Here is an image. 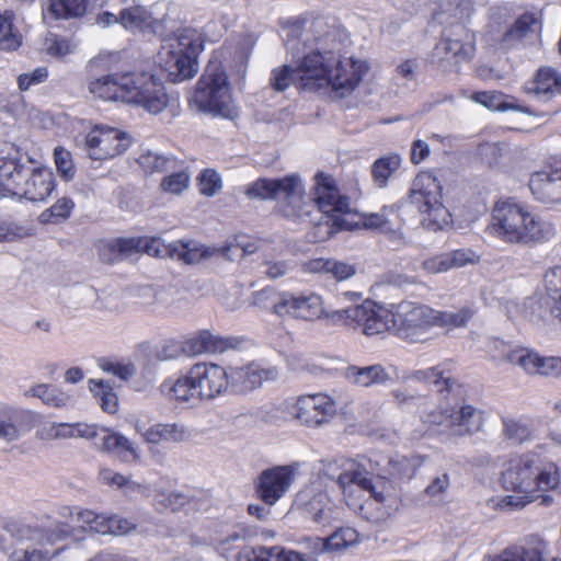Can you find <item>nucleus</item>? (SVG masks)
I'll return each instance as SVG.
<instances>
[{
	"mask_svg": "<svg viewBox=\"0 0 561 561\" xmlns=\"http://www.w3.org/2000/svg\"><path fill=\"white\" fill-rule=\"evenodd\" d=\"M396 314L394 334L412 343L428 339L430 330L435 327V310L427 306H401Z\"/></svg>",
	"mask_w": 561,
	"mask_h": 561,
	"instance_id": "nucleus-10",
	"label": "nucleus"
},
{
	"mask_svg": "<svg viewBox=\"0 0 561 561\" xmlns=\"http://www.w3.org/2000/svg\"><path fill=\"white\" fill-rule=\"evenodd\" d=\"M503 435L514 444H522L529 438L530 431L520 422L505 419L503 421Z\"/></svg>",
	"mask_w": 561,
	"mask_h": 561,
	"instance_id": "nucleus-56",
	"label": "nucleus"
},
{
	"mask_svg": "<svg viewBox=\"0 0 561 561\" xmlns=\"http://www.w3.org/2000/svg\"><path fill=\"white\" fill-rule=\"evenodd\" d=\"M302 495L298 497L295 503L300 505L305 503V510L317 522H322L328 517L324 510V504L328 502L327 493H298Z\"/></svg>",
	"mask_w": 561,
	"mask_h": 561,
	"instance_id": "nucleus-49",
	"label": "nucleus"
},
{
	"mask_svg": "<svg viewBox=\"0 0 561 561\" xmlns=\"http://www.w3.org/2000/svg\"><path fill=\"white\" fill-rule=\"evenodd\" d=\"M438 424L445 425L455 436H467L479 432L483 425V412L472 405H462L455 410H445Z\"/></svg>",
	"mask_w": 561,
	"mask_h": 561,
	"instance_id": "nucleus-19",
	"label": "nucleus"
},
{
	"mask_svg": "<svg viewBox=\"0 0 561 561\" xmlns=\"http://www.w3.org/2000/svg\"><path fill=\"white\" fill-rule=\"evenodd\" d=\"M301 463L276 465L262 470L254 479L255 491H288L299 476Z\"/></svg>",
	"mask_w": 561,
	"mask_h": 561,
	"instance_id": "nucleus-20",
	"label": "nucleus"
},
{
	"mask_svg": "<svg viewBox=\"0 0 561 561\" xmlns=\"http://www.w3.org/2000/svg\"><path fill=\"white\" fill-rule=\"evenodd\" d=\"M24 397L37 398L42 400L45 405L56 409L66 408L72 401V398L69 393L48 383H37L30 387L24 391Z\"/></svg>",
	"mask_w": 561,
	"mask_h": 561,
	"instance_id": "nucleus-36",
	"label": "nucleus"
},
{
	"mask_svg": "<svg viewBox=\"0 0 561 561\" xmlns=\"http://www.w3.org/2000/svg\"><path fill=\"white\" fill-rule=\"evenodd\" d=\"M427 184L417 178L409 195V204L423 215L421 222L430 230H442L450 224V214L440 203L439 185L434 179L426 178Z\"/></svg>",
	"mask_w": 561,
	"mask_h": 561,
	"instance_id": "nucleus-9",
	"label": "nucleus"
},
{
	"mask_svg": "<svg viewBox=\"0 0 561 561\" xmlns=\"http://www.w3.org/2000/svg\"><path fill=\"white\" fill-rule=\"evenodd\" d=\"M524 90L538 99L548 100L554 91L561 93V78L551 68H540L535 78L525 83Z\"/></svg>",
	"mask_w": 561,
	"mask_h": 561,
	"instance_id": "nucleus-31",
	"label": "nucleus"
},
{
	"mask_svg": "<svg viewBox=\"0 0 561 561\" xmlns=\"http://www.w3.org/2000/svg\"><path fill=\"white\" fill-rule=\"evenodd\" d=\"M335 412V402L323 393L301 396L294 402H290L291 419L309 427L321 426L327 423Z\"/></svg>",
	"mask_w": 561,
	"mask_h": 561,
	"instance_id": "nucleus-12",
	"label": "nucleus"
},
{
	"mask_svg": "<svg viewBox=\"0 0 561 561\" xmlns=\"http://www.w3.org/2000/svg\"><path fill=\"white\" fill-rule=\"evenodd\" d=\"M7 147V154L0 157V180L3 192L14 196L10 182L23 184L33 169L23 163L20 150L14 145L10 144Z\"/></svg>",
	"mask_w": 561,
	"mask_h": 561,
	"instance_id": "nucleus-22",
	"label": "nucleus"
},
{
	"mask_svg": "<svg viewBox=\"0 0 561 561\" xmlns=\"http://www.w3.org/2000/svg\"><path fill=\"white\" fill-rule=\"evenodd\" d=\"M55 163L57 171L65 181H70L76 174V168L71 160V153L64 148H55Z\"/></svg>",
	"mask_w": 561,
	"mask_h": 561,
	"instance_id": "nucleus-57",
	"label": "nucleus"
},
{
	"mask_svg": "<svg viewBox=\"0 0 561 561\" xmlns=\"http://www.w3.org/2000/svg\"><path fill=\"white\" fill-rule=\"evenodd\" d=\"M89 0H49L48 14L54 19H76L85 14Z\"/></svg>",
	"mask_w": 561,
	"mask_h": 561,
	"instance_id": "nucleus-42",
	"label": "nucleus"
},
{
	"mask_svg": "<svg viewBox=\"0 0 561 561\" xmlns=\"http://www.w3.org/2000/svg\"><path fill=\"white\" fill-rule=\"evenodd\" d=\"M389 211H392V208L385 207L380 213L365 215L364 226L367 229H378L385 233L391 226V220L388 218Z\"/></svg>",
	"mask_w": 561,
	"mask_h": 561,
	"instance_id": "nucleus-61",
	"label": "nucleus"
},
{
	"mask_svg": "<svg viewBox=\"0 0 561 561\" xmlns=\"http://www.w3.org/2000/svg\"><path fill=\"white\" fill-rule=\"evenodd\" d=\"M203 49V36L194 28H184L163 38L158 59L168 80L176 83L193 78L198 71L197 56Z\"/></svg>",
	"mask_w": 561,
	"mask_h": 561,
	"instance_id": "nucleus-6",
	"label": "nucleus"
},
{
	"mask_svg": "<svg viewBox=\"0 0 561 561\" xmlns=\"http://www.w3.org/2000/svg\"><path fill=\"white\" fill-rule=\"evenodd\" d=\"M401 165V157L399 154H388L377 159L371 165V176L374 183L378 187H385L388 180Z\"/></svg>",
	"mask_w": 561,
	"mask_h": 561,
	"instance_id": "nucleus-43",
	"label": "nucleus"
},
{
	"mask_svg": "<svg viewBox=\"0 0 561 561\" xmlns=\"http://www.w3.org/2000/svg\"><path fill=\"white\" fill-rule=\"evenodd\" d=\"M162 249V256L169 255L171 257H176L179 261H182L186 264H195L201 262L203 259L210 257L217 253H220L221 255L231 259L229 255V252L234 251H241L240 256H243L245 253H252L253 250L233 247V245H226L224 248H205L204 245H201L196 241H176L173 243H170L169 245L161 244Z\"/></svg>",
	"mask_w": 561,
	"mask_h": 561,
	"instance_id": "nucleus-17",
	"label": "nucleus"
},
{
	"mask_svg": "<svg viewBox=\"0 0 561 561\" xmlns=\"http://www.w3.org/2000/svg\"><path fill=\"white\" fill-rule=\"evenodd\" d=\"M472 100L491 111H517L527 113L528 108L518 104L514 96H510L502 92L485 91L477 92L472 95Z\"/></svg>",
	"mask_w": 561,
	"mask_h": 561,
	"instance_id": "nucleus-38",
	"label": "nucleus"
},
{
	"mask_svg": "<svg viewBox=\"0 0 561 561\" xmlns=\"http://www.w3.org/2000/svg\"><path fill=\"white\" fill-rule=\"evenodd\" d=\"M119 23L127 30L150 31L157 33L162 22L151 16L144 7L136 5L124 9L119 13Z\"/></svg>",
	"mask_w": 561,
	"mask_h": 561,
	"instance_id": "nucleus-32",
	"label": "nucleus"
},
{
	"mask_svg": "<svg viewBox=\"0 0 561 561\" xmlns=\"http://www.w3.org/2000/svg\"><path fill=\"white\" fill-rule=\"evenodd\" d=\"M237 343L234 337H222L208 331H201L184 343L183 352L188 356L202 353H222L237 347Z\"/></svg>",
	"mask_w": 561,
	"mask_h": 561,
	"instance_id": "nucleus-27",
	"label": "nucleus"
},
{
	"mask_svg": "<svg viewBox=\"0 0 561 561\" xmlns=\"http://www.w3.org/2000/svg\"><path fill=\"white\" fill-rule=\"evenodd\" d=\"M543 304L551 314L561 321V266L549 268L543 276Z\"/></svg>",
	"mask_w": 561,
	"mask_h": 561,
	"instance_id": "nucleus-34",
	"label": "nucleus"
},
{
	"mask_svg": "<svg viewBox=\"0 0 561 561\" xmlns=\"http://www.w3.org/2000/svg\"><path fill=\"white\" fill-rule=\"evenodd\" d=\"M221 187L219 175L206 170L199 175V191L206 196H213Z\"/></svg>",
	"mask_w": 561,
	"mask_h": 561,
	"instance_id": "nucleus-64",
	"label": "nucleus"
},
{
	"mask_svg": "<svg viewBox=\"0 0 561 561\" xmlns=\"http://www.w3.org/2000/svg\"><path fill=\"white\" fill-rule=\"evenodd\" d=\"M89 92L105 101H122L157 115L170 106V96L161 81L144 71L115 72L88 83Z\"/></svg>",
	"mask_w": 561,
	"mask_h": 561,
	"instance_id": "nucleus-2",
	"label": "nucleus"
},
{
	"mask_svg": "<svg viewBox=\"0 0 561 561\" xmlns=\"http://www.w3.org/2000/svg\"><path fill=\"white\" fill-rule=\"evenodd\" d=\"M560 484V470L549 463L541 469L534 468L533 486L529 491H553Z\"/></svg>",
	"mask_w": 561,
	"mask_h": 561,
	"instance_id": "nucleus-44",
	"label": "nucleus"
},
{
	"mask_svg": "<svg viewBox=\"0 0 561 561\" xmlns=\"http://www.w3.org/2000/svg\"><path fill=\"white\" fill-rule=\"evenodd\" d=\"M73 206L75 204L69 197L59 198L50 208L41 214L39 219L44 224H57L70 216Z\"/></svg>",
	"mask_w": 561,
	"mask_h": 561,
	"instance_id": "nucleus-51",
	"label": "nucleus"
},
{
	"mask_svg": "<svg viewBox=\"0 0 561 561\" xmlns=\"http://www.w3.org/2000/svg\"><path fill=\"white\" fill-rule=\"evenodd\" d=\"M237 561H306L304 557L293 550L280 547H257L244 548L238 556Z\"/></svg>",
	"mask_w": 561,
	"mask_h": 561,
	"instance_id": "nucleus-30",
	"label": "nucleus"
},
{
	"mask_svg": "<svg viewBox=\"0 0 561 561\" xmlns=\"http://www.w3.org/2000/svg\"><path fill=\"white\" fill-rule=\"evenodd\" d=\"M367 70L368 66L363 60H340L332 51L322 53L317 48L305 54L296 68L285 65L274 69L270 81L278 92L296 83L298 88L309 91L330 88L335 98L342 99L358 87Z\"/></svg>",
	"mask_w": 561,
	"mask_h": 561,
	"instance_id": "nucleus-1",
	"label": "nucleus"
},
{
	"mask_svg": "<svg viewBox=\"0 0 561 561\" xmlns=\"http://www.w3.org/2000/svg\"><path fill=\"white\" fill-rule=\"evenodd\" d=\"M490 236L511 245L535 247L551 240L554 225L513 198L497 201L486 228Z\"/></svg>",
	"mask_w": 561,
	"mask_h": 561,
	"instance_id": "nucleus-3",
	"label": "nucleus"
},
{
	"mask_svg": "<svg viewBox=\"0 0 561 561\" xmlns=\"http://www.w3.org/2000/svg\"><path fill=\"white\" fill-rule=\"evenodd\" d=\"M279 293L280 291H276L272 287H265L253 294L252 304L256 307L268 309L273 312V305L278 300Z\"/></svg>",
	"mask_w": 561,
	"mask_h": 561,
	"instance_id": "nucleus-63",
	"label": "nucleus"
},
{
	"mask_svg": "<svg viewBox=\"0 0 561 561\" xmlns=\"http://www.w3.org/2000/svg\"><path fill=\"white\" fill-rule=\"evenodd\" d=\"M256 416L265 423L279 425L291 419L290 401L264 404L257 410Z\"/></svg>",
	"mask_w": 561,
	"mask_h": 561,
	"instance_id": "nucleus-48",
	"label": "nucleus"
},
{
	"mask_svg": "<svg viewBox=\"0 0 561 561\" xmlns=\"http://www.w3.org/2000/svg\"><path fill=\"white\" fill-rule=\"evenodd\" d=\"M278 371L275 367H262L251 363L240 367H230L227 370L229 388L234 393H249L260 388L264 381L275 380Z\"/></svg>",
	"mask_w": 561,
	"mask_h": 561,
	"instance_id": "nucleus-15",
	"label": "nucleus"
},
{
	"mask_svg": "<svg viewBox=\"0 0 561 561\" xmlns=\"http://www.w3.org/2000/svg\"><path fill=\"white\" fill-rule=\"evenodd\" d=\"M308 270L312 273H323L331 275L336 282H343L353 277L356 272V265L335 259H316L308 263Z\"/></svg>",
	"mask_w": 561,
	"mask_h": 561,
	"instance_id": "nucleus-37",
	"label": "nucleus"
},
{
	"mask_svg": "<svg viewBox=\"0 0 561 561\" xmlns=\"http://www.w3.org/2000/svg\"><path fill=\"white\" fill-rule=\"evenodd\" d=\"M192 101L202 112L229 119L238 116L237 107L229 92L228 78L218 68L206 69L197 82Z\"/></svg>",
	"mask_w": 561,
	"mask_h": 561,
	"instance_id": "nucleus-7",
	"label": "nucleus"
},
{
	"mask_svg": "<svg viewBox=\"0 0 561 561\" xmlns=\"http://www.w3.org/2000/svg\"><path fill=\"white\" fill-rule=\"evenodd\" d=\"M416 465L407 457L391 458L387 456H376L366 463L347 460L344 463L343 471L335 474V465L329 463L324 473L336 481L340 489H359L362 491H375L377 484L373 482L376 477L379 480L389 482L411 479L415 472Z\"/></svg>",
	"mask_w": 561,
	"mask_h": 561,
	"instance_id": "nucleus-4",
	"label": "nucleus"
},
{
	"mask_svg": "<svg viewBox=\"0 0 561 561\" xmlns=\"http://www.w3.org/2000/svg\"><path fill=\"white\" fill-rule=\"evenodd\" d=\"M99 481L102 484L112 489L126 488L135 490L140 488V484H138L137 482L130 480L127 477H124L121 473L113 471L112 469H101L99 472Z\"/></svg>",
	"mask_w": 561,
	"mask_h": 561,
	"instance_id": "nucleus-54",
	"label": "nucleus"
},
{
	"mask_svg": "<svg viewBox=\"0 0 561 561\" xmlns=\"http://www.w3.org/2000/svg\"><path fill=\"white\" fill-rule=\"evenodd\" d=\"M7 531L18 541H35L38 545L55 543L66 539L70 534L61 524H57L48 529L33 527L24 523H11Z\"/></svg>",
	"mask_w": 561,
	"mask_h": 561,
	"instance_id": "nucleus-23",
	"label": "nucleus"
},
{
	"mask_svg": "<svg viewBox=\"0 0 561 561\" xmlns=\"http://www.w3.org/2000/svg\"><path fill=\"white\" fill-rule=\"evenodd\" d=\"M282 493H261L257 503H252L248 506L250 515L259 519L267 518L271 507L280 499Z\"/></svg>",
	"mask_w": 561,
	"mask_h": 561,
	"instance_id": "nucleus-55",
	"label": "nucleus"
},
{
	"mask_svg": "<svg viewBox=\"0 0 561 561\" xmlns=\"http://www.w3.org/2000/svg\"><path fill=\"white\" fill-rule=\"evenodd\" d=\"M130 137L116 128L95 127L84 137V149L92 160L114 158L128 149Z\"/></svg>",
	"mask_w": 561,
	"mask_h": 561,
	"instance_id": "nucleus-11",
	"label": "nucleus"
},
{
	"mask_svg": "<svg viewBox=\"0 0 561 561\" xmlns=\"http://www.w3.org/2000/svg\"><path fill=\"white\" fill-rule=\"evenodd\" d=\"M89 385L90 390L99 400V404L102 410L107 413H115L117 410L118 400L110 382L105 380L95 381L91 379Z\"/></svg>",
	"mask_w": 561,
	"mask_h": 561,
	"instance_id": "nucleus-47",
	"label": "nucleus"
},
{
	"mask_svg": "<svg viewBox=\"0 0 561 561\" xmlns=\"http://www.w3.org/2000/svg\"><path fill=\"white\" fill-rule=\"evenodd\" d=\"M355 306L331 311L324 309L322 319H327L333 324H345L347 327L355 328V316L353 314Z\"/></svg>",
	"mask_w": 561,
	"mask_h": 561,
	"instance_id": "nucleus-62",
	"label": "nucleus"
},
{
	"mask_svg": "<svg viewBox=\"0 0 561 561\" xmlns=\"http://www.w3.org/2000/svg\"><path fill=\"white\" fill-rule=\"evenodd\" d=\"M111 247L114 252L122 255H130L142 249L150 255L162 256L161 243L156 239H116L112 242Z\"/></svg>",
	"mask_w": 561,
	"mask_h": 561,
	"instance_id": "nucleus-40",
	"label": "nucleus"
},
{
	"mask_svg": "<svg viewBox=\"0 0 561 561\" xmlns=\"http://www.w3.org/2000/svg\"><path fill=\"white\" fill-rule=\"evenodd\" d=\"M413 377L419 381L433 385L438 392L453 391L457 386V379L446 364L416 370Z\"/></svg>",
	"mask_w": 561,
	"mask_h": 561,
	"instance_id": "nucleus-35",
	"label": "nucleus"
},
{
	"mask_svg": "<svg viewBox=\"0 0 561 561\" xmlns=\"http://www.w3.org/2000/svg\"><path fill=\"white\" fill-rule=\"evenodd\" d=\"M344 376L348 381L360 387L383 385L390 379V375L379 364L366 367L348 366L344 371Z\"/></svg>",
	"mask_w": 561,
	"mask_h": 561,
	"instance_id": "nucleus-33",
	"label": "nucleus"
},
{
	"mask_svg": "<svg viewBox=\"0 0 561 561\" xmlns=\"http://www.w3.org/2000/svg\"><path fill=\"white\" fill-rule=\"evenodd\" d=\"M190 175L184 172H175L165 176L161 182V187L169 193L180 194L188 186Z\"/></svg>",
	"mask_w": 561,
	"mask_h": 561,
	"instance_id": "nucleus-59",
	"label": "nucleus"
},
{
	"mask_svg": "<svg viewBox=\"0 0 561 561\" xmlns=\"http://www.w3.org/2000/svg\"><path fill=\"white\" fill-rule=\"evenodd\" d=\"M14 190V196L25 198L31 202L44 201L54 190V175L44 168H35L23 184H9Z\"/></svg>",
	"mask_w": 561,
	"mask_h": 561,
	"instance_id": "nucleus-21",
	"label": "nucleus"
},
{
	"mask_svg": "<svg viewBox=\"0 0 561 561\" xmlns=\"http://www.w3.org/2000/svg\"><path fill=\"white\" fill-rule=\"evenodd\" d=\"M245 194L249 198L275 199L286 203V216H300L304 204V187L298 174L282 179H259L250 184Z\"/></svg>",
	"mask_w": 561,
	"mask_h": 561,
	"instance_id": "nucleus-8",
	"label": "nucleus"
},
{
	"mask_svg": "<svg viewBox=\"0 0 561 561\" xmlns=\"http://www.w3.org/2000/svg\"><path fill=\"white\" fill-rule=\"evenodd\" d=\"M536 501L533 493H519L507 494V493H495L488 501L486 504L490 508L499 512H513L524 508L527 504Z\"/></svg>",
	"mask_w": 561,
	"mask_h": 561,
	"instance_id": "nucleus-41",
	"label": "nucleus"
},
{
	"mask_svg": "<svg viewBox=\"0 0 561 561\" xmlns=\"http://www.w3.org/2000/svg\"><path fill=\"white\" fill-rule=\"evenodd\" d=\"M534 467L527 457H516L508 461L501 476L504 491H529L533 486Z\"/></svg>",
	"mask_w": 561,
	"mask_h": 561,
	"instance_id": "nucleus-24",
	"label": "nucleus"
},
{
	"mask_svg": "<svg viewBox=\"0 0 561 561\" xmlns=\"http://www.w3.org/2000/svg\"><path fill=\"white\" fill-rule=\"evenodd\" d=\"M60 551L61 549L47 550L42 548L15 550L10 554L9 561H51Z\"/></svg>",
	"mask_w": 561,
	"mask_h": 561,
	"instance_id": "nucleus-52",
	"label": "nucleus"
},
{
	"mask_svg": "<svg viewBox=\"0 0 561 561\" xmlns=\"http://www.w3.org/2000/svg\"><path fill=\"white\" fill-rule=\"evenodd\" d=\"M353 314L355 316L354 329L362 328V332L368 336L383 332L394 333L396 314L381 306L366 301L356 305Z\"/></svg>",
	"mask_w": 561,
	"mask_h": 561,
	"instance_id": "nucleus-18",
	"label": "nucleus"
},
{
	"mask_svg": "<svg viewBox=\"0 0 561 561\" xmlns=\"http://www.w3.org/2000/svg\"><path fill=\"white\" fill-rule=\"evenodd\" d=\"M71 522L72 525L61 524L66 529H69L70 534L68 537L80 538V535L77 534L79 530L101 535L110 534L111 516L96 514L90 510L78 511L77 514L72 516Z\"/></svg>",
	"mask_w": 561,
	"mask_h": 561,
	"instance_id": "nucleus-28",
	"label": "nucleus"
},
{
	"mask_svg": "<svg viewBox=\"0 0 561 561\" xmlns=\"http://www.w3.org/2000/svg\"><path fill=\"white\" fill-rule=\"evenodd\" d=\"M316 185L312 199L317 204L319 210L334 218V225L342 227L337 216L333 214H344L348 211L350 202L344 195H341L334 180L323 173H318L314 178Z\"/></svg>",
	"mask_w": 561,
	"mask_h": 561,
	"instance_id": "nucleus-16",
	"label": "nucleus"
},
{
	"mask_svg": "<svg viewBox=\"0 0 561 561\" xmlns=\"http://www.w3.org/2000/svg\"><path fill=\"white\" fill-rule=\"evenodd\" d=\"M346 504L370 522L386 520L399 507L396 493H346Z\"/></svg>",
	"mask_w": 561,
	"mask_h": 561,
	"instance_id": "nucleus-13",
	"label": "nucleus"
},
{
	"mask_svg": "<svg viewBox=\"0 0 561 561\" xmlns=\"http://www.w3.org/2000/svg\"><path fill=\"white\" fill-rule=\"evenodd\" d=\"M101 451L113 454L125 462L138 461L140 456L134 444L124 435L102 428L100 443H94Z\"/></svg>",
	"mask_w": 561,
	"mask_h": 561,
	"instance_id": "nucleus-29",
	"label": "nucleus"
},
{
	"mask_svg": "<svg viewBox=\"0 0 561 561\" xmlns=\"http://www.w3.org/2000/svg\"><path fill=\"white\" fill-rule=\"evenodd\" d=\"M229 388L227 370L216 364L197 363L176 380L167 379L160 391L169 400L186 403L210 400Z\"/></svg>",
	"mask_w": 561,
	"mask_h": 561,
	"instance_id": "nucleus-5",
	"label": "nucleus"
},
{
	"mask_svg": "<svg viewBox=\"0 0 561 561\" xmlns=\"http://www.w3.org/2000/svg\"><path fill=\"white\" fill-rule=\"evenodd\" d=\"M324 307L320 296L298 295L297 319L305 321H314L322 319Z\"/></svg>",
	"mask_w": 561,
	"mask_h": 561,
	"instance_id": "nucleus-46",
	"label": "nucleus"
},
{
	"mask_svg": "<svg viewBox=\"0 0 561 561\" xmlns=\"http://www.w3.org/2000/svg\"><path fill=\"white\" fill-rule=\"evenodd\" d=\"M541 14L539 12H527L520 15L508 32L515 38L525 37L540 28Z\"/></svg>",
	"mask_w": 561,
	"mask_h": 561,
	"instance_id": "nucleus-50",
	"label": "nucleus"
},
{
	"mask_svg": "<svg viewBox=\"0 0 561 561\" xmlns=\"http://www.w3.org/2000/svg\"><path fill=\"white\" fill-rule=\"evenodd\" d=\"M547 542L540 537L534 536L526 539L522 545L504 549L494 556L491 561H547Z\"/></svg>",
	"mask_w": 561,
	"mask_h": 561,
	"instance_id": "nucleus-25",
	"label": "nucleus"
},
{
	"mask_svg": "<svg viewBox=\"0 0 561 561\" xmlns=\"http://www.w3.org/2000/svg\"><path fill=\"white\" fill-rule=\"evenodd\" d=\"M45 49L54 57H64L72 53V46L68 39L53 34L45 39Z\"/></svg>",
	"mask_w": 561,
	"mask_h": 561,
	"instance_id": "nucleus-60",
	"label": "nucleus"
},
{
	"mask_svg": "<svg viewBox=\"0 0 561 561\" xmlns=\"http://www.w3.org/2000/svg\"><path fill=\"white\" fill-rule=\"evenodd\" d=\"M451 268L473 265L480 261V255L471 249H458L447 253Z\"/></svg>",
	"mask_w": 561,
	"mask_h": 561,
	"instance_id": "nucleus-58",
	"label": "nucleus"
},
{
	"mask_svg": "<svg viewBox=\"0 0 561 561\" xmlns=\"http://www.w3.org/2000/svg\"><path fill=\"white\" fill-rule=\"evenodd\" d=\"M529 188L534 197L540 202L561 199V168L534 173L529 180Z\"/></svg>",
	"mask_w": 561,
	"mask_h": 561,
	"instance_id": "nucleus-26",
	"label": "nucleus"
},
{
	"mask_svg": "<svg viewBox=\"0 0 561 561\" xmlns=\"http://www.w3.org/2000/svg\"><path fill=\"white\" fill-rule=\"evenodd\" d=\"M358 540V533L354 528L342 527L325 539L317 538V549L319 552H341Z\"/></svg>",
	"mask_w": 561,
	"mask_h": 561,
	"instance_id": "nucleus-39",
	"label": "nucleus"
},
{
	"mask_svg": "<svg viewBox=\"0 0 561 561\" xmlns=\"http://www.w3.org/2000/svg\"><path fill=\"white\" fill-rule=\"evenodd\" d=\"M473 314L474 310L470 307L448 311L435 310V327L447 329L465 327Z\"/></svg>",
	"mask_w": 561,
	"mask_h": 561,
	"instance_id": "nucleus-45",
	"label": "nucleus"
},
{
	"mask_svg": "<svg viewBox=\"0 0 561 561\" xmlns=\"http://www.w3.org/2000/svg\"><path fill=\"white\" fill-rule=\"evenodd\" d=\"M472 50L471 36L463 26L458 25L451 36H446L436 44L432 58L439 67L448 69L469 59Z\"/></svg>",
	"mask_w": 561,
	"mask_h": 561,
	"instance_id": "nucleus-14",
	"label": "nucleus"
},
{
	"mask_svg": "<svg viewBox=\"0 0 561 561\" xmlns=\"http://www.w3.org/2000/svg\"><path fill=\"white\" fill-rule=\"evenodd\" d=\"M298 295L289 291H280L279 298L273 305V313L278 318L297 319Z\"/></svg>",
	"mask_w": 561,
	"mask_h": 561,
	"instance_id": "nucleus-53",
	"label": "nucleus"
}]
</instances>
